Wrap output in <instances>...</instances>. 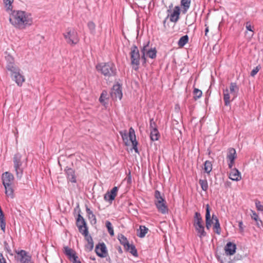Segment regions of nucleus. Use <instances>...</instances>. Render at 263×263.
<instances>
[{
    "label": "nucleus",
    "mask_w": 263,
    "mask_h": 263,
    "mask_svg": "<svg viewBox=\"0 0 263 263\" xmlns=\"http://www.w3.org/2000/svg\"><path fill=\"white\" fill-rule=\"evenodd\" d=\"M9 14V22L16 28L25 29L32 23L30 14L26 11L13 10Z\"/></svg>",
    "instance_id": "1"
},
{
    "label": "nucleus",
    "mask_w": 263,
    "mask_h": 263,
    "mask_svg": "<svg viewBox=\"0 0 263 263\" xmlns=\"http://www.w3.org/2000/svg\"><path fill=\"white\" fill-rule=\"evenodd\" d=\"M205 210V226L206 229L209 230L212 224H214V232L219 235L221 233V228L217 217L214 214H213L212 218L211 217V209L208 204L206 205Z\"/></svg>",
    "instance_id": "2"
},
{
    "label": "nucleus",
    "mask_w": 263,
    "mask_h": 263,
    "mask_svg": "<svg viewBox=\"0 0 263 263\" xmlns=\"http://www.w3.org/2000/svg\"><path fill=\"white\" fill-rule=\"evenodd\" d=\"M96 68L97 71L102 74L105 78H109L117 75V68L112 62L98 64Z\"/></svg>",
    "instance_id": "3"
},
{
    "label": "nucleus",
    "mask_w": 263,
    "mask_h": 263,
    "mask_svg": "<svg viewBox=\"0 0 263 263\" xmlns=\"http://www.w3.org/2000/svg\"><path fill=\"white\" fill-rule=\"evenodd\" d=\"M14 177L13 174L9 172H6L2 174V180L5 187V194L7 196L13 198L14 190L12 187V184Z\"/></svg>",
    "instance_id": "4"
},
{
    "label": "nucleus",
    "mask_w": 263,
    "mask_h": 263,
    "mask_svg": "<svg viewBox=\"0 0 263 263\" xmlns=\"http://www.w3.org/2000/svg\"><path fill=\"white\" fill-rule=\"evenodd\" d=\"M120 134L122 137L123 142L125 143L126 145H128V139L129 138L130 141L132 143L133 148L134 149L136 153H139L137 145L138 144L136 140V137L135 135V132L133 127H130L129 129V132L127 133L126 130H123L120 131Z\"/></svg>",
    "instance_id": "5"
},
{
    "label": "nucleus",
    "mask_w": 263,
    "mask_h": 263,
    "mask_svg": "<svg viewBox=\"0 0 263 263\" xmlns=\"http://www.w3.org/2000/svg\"><path fill=\"white\" fill-rule=\"evenodd\" d=\"M154 203L158 211L162 214H165L168 212L166 202L164 197L161 194L158 190H156L154 194Z\"/></svg>",
    "instance_id": "6"
},
{
    "label": "nucleus",
    "mask_w": 263,
    "mask_h": 263,
    "mask_svg": "<svg viewBox=\"0 0 263 263\" xmlns=\"http://www.w3.org/2000/svg\"><path fill=\"white\" fill-rule=\"evenodd\" d=\"M130 57L131 64L133 69L137 71L139 69L140 60V55L137 46L134 45L130 48Z\"/></svg>",
    "instance_id": "7"
},
{
    "label": "nucleus",
    "mask_w": 263,
    "mask_h": 263,
    "mask_svg": "<svg viewBox=\"0 0 263 263\" xmlns=\"http://www.w3.org/2000/svg\"><path fill=\"white\" fill-rule=\"evenodd\" d=\"M13 161L16 177L17 179L20 180L23 176L24 172V168L22 167V155L20 153L15 154L13 158Z\"/></svg>",
    "instance_id": "8"
},
{
    "label": "nucleus",
    "mask_w": 263,
    "mask_h": 263,
    "mask_svg": "<svg viewBox=\"0 0 263 263\" xmlns=\"http://www.w3.org/2000/svg\"><path fill=\"white\" fill-rule=\"evenodd\" d=\"M66 42L71 45H76L79 41L78 33L74 29H67V31L63 33Z\"/></svg>",
    "instance_id": "9"
},
{
    "label": "nucleus",
    "mask_w": 263,
    "mask_h": 263,
    "mask_svg": "<svg viewBox=\"0 0 263 263\" xmlns=\"http://www.w3.org/2000/svg\"><path fill=\"white\" fill-rule=\"evenodd\" d=\"M224 253L219 255L216 254V257L220 263H230V241H228L224 248Z\"/></svg>",
    "instance_id": "10"
},
{
    "label": "nucleus",
    "mask_w": 263,
    "mask_h": 263,
    "mask_svg": "<svg viewBox=\"0 0 263 263\" xmlns=\"http://www.w3.org/2000/svg\"><path fill=\"white\" fill-rule=\"evenodd\" d=\"M149 41H148L146 44H144L143 47L141 48V52H144L147 57L151 59H155L157 55V50L156 48L149 47Z\"/></svg>",
    "instance_id": "11"
},
{
    "label": "nucleus",
    "mask_w": 263,
    "mask_h": 263,
    "mask_svg": "<svg viewBox=\"0 0 263 263\" xmlns=\"http://www.w3.org/2000/svg\"><path fill=\"white\" fill-rule=\"evenodd\" d=\"M15 257L20 263H33L31 261V256L25 250H22L17 252V255Z\"/></svg>",
    "instance_id": "12"
},
{
    "label": "nucleus",
    "mask_w": 263,
    "mask_h": 263,
    "mask_svg": "<svg viewBox=\"0 0 263 263\" xmlns=\"http://www.w3.org/2000/svg\"><path fill=\"white\" fill-rule=\"evenodd\" d=\"M80 212L81 211L80 210L76 220V225L78 228L80 233L83 234L84 230H88V228L87 227L86 222L83 217L81 215Z\"/></svg>",
    "instance_id": "13"
},
{
    "label": "nucleus",
    "mask_w": 263,
    "mask_h": 263,
    "mask_svg": "<svg viewBox=\"0 0 263 263\" xmlns=\"http://www.w3.org/2000/svg\"><path fill=\"white\" fill-rule=\"evenodd\" d=\"M95 252L98 256L102 258L105 257L108 254L106 245L104 242L99 243L96 245Z\"/></svg>",
    "instance_id": "14"
},
{
    "label": "nucleus",
    "mask_w": 263,
    "mask_h": 263,
    "mask_svg": "<svg viewBox=\"0 0 263 263\" xmlns=\"http://www.w3.org/2000/svg\"><path fill=\"white\" fill-rule=\"evenodd\" d=\"M110 96L112 99L121 100L122 98L121 86L119 84L114 85L110 92Z\"/></svg>",
    "instance_id": "15"
},
{
    "label": "nucleus",
    "mask_w": 263,
    "mask_h": 263,
    "mask_svg": "<svg viewBox=\"0 0 263 263\" xmlns=\"http://www.w3.org/2000/svg\"><path fill=\"white\" fill-rule=\"evenodd\" d=\"M82 235H84L87 242L85 246V250L88 251H92L93 248V241L92 237L88 234V230H84Z\"/></svg>",
    "instance_id": "16"
},
{
    "label": "nucleus",
    "mask_w": 263,
    "mask_h": 263,
    "mask_svg": "<svg viewBox=\"0 0 263 263\" xmlns=\"http://www.w3.org/2000/svg\"><path fill=\"white\" fill-rule=\"evenodd\" d=\"M167 15H169L170 20L171 22L177 23L180 18V8L179 6H176L174 7L173 11Z\"/></svg>",
    "instance_id": "17"
},
{
    "label": "nucleus",
    "mask_w": 263,
    "mask_h": 263,
    "mask_svg": "<svg viewBox=\"0 0 263 263\" xmlns=\"http://www.w3.org/2000/svg\"><path fill=\"white\" fill-rule=\"evenodd\" d=\"M8 59H10L11 61L7 63L6 68L8 71L11 72V76H12L20 71V70L18 67L15 65L14 63V59L11 56L8 55Z\"/></svg>",
    "instance_id": "18"
},
{
    "label": "nucleus",
    "mask_w": 263,
    "mask_h": 263,
    "mask_svg": "<svg viewBox=\"0 0 263 263\" xmlns=\"http://www.w3.org/2000/svg\"><path fill=\"white\" fill-rule=\"evenodd\" d=\"M64 171L68 180L72 183H76L77 179L75 171L72 168L68 166H66Z\"/></svg>",
    "instance_id": "19"
},
{
    "label": "nucleus",
    "mask_w": 263,
    "mask_h": 263,
    "mask_svg": "<svg viewBox=\"0 0 263 263\" xmlns=\"http://www.w3.org/2000/svg\"><path fill=\"white\" fill-rule=\"evenodd\" d=\"M63 252L70 261L72 260V259L76 254V251L74 250L67 246L64 247Z\"/></svg>",
    "instance_id": "20"
},
{
    "label": "nucleus",
    "mask_w": 263,
    "mask_h": 263,
    "mask_svg": "<svg viewBox=\"0 0 263 263\" xmlns=\"http://www.w3.org/2000/svg\"><path fill=\"white\" fill-rule=\"evenodd\" d=\"M203 220L201 214L199 212H195L194 218H193V226L194 227L202 225Z\"/></svg>",
    "instance_id": "21"
},
{
    "label": "nucleus",
    "mask_w": 263,
    "mask_h": 263,
    "mask_svg": "<svg viewBox=\"0 0 263 263\" xmlns=\"http://www.w3.org/2000/svg\"><path fill=\"white\" fill-rule=\"evenodd\" d=\"M12 77H13V80L15 81L18 86H21L25 81L24 77L20 73V71Z\"/></svg>",
    "instance_id": "22"
},
{
    "label": "nucleus",
    "mask_w": 263,
    "mask_h": 263,
    "mask_svg": "<svg viewBox=\"0 0 263 263\" xmlns=\"http://www.w3.org/2000/svg\"><path fill=\"white\" fill-rule=\"evenodd\" d=\"M241 179L240 172L236 168L231 169V180L238 181Z\"/></svg>",
    "instance_id": "23"
},
{
    "label": "nucleus",
    "mask_w": 263,
    "mask_h": 263,
    "mask_svg": "<svg viewBox=\"0 0 263 263\" xmlns=\"http://www.w3.org/2000/svg\"><path fill=\"white\" fill-rule=\"evenodd\" d=\"M194 228L197 232V236L200 239H202L203 237H204L205 236H206V233L204 230V227L203 224L197 226L196 227Z\"/></svg>",
    "instance_id": "24"
},
{
    "label": "nucleus",
    "mask_w": 263,
    "mask_h": 263,
    "mask_svg": "<svg viewBox=\"0 0 263 263\" xmlns=\"http://www.w3.org/2000/svg\"><path fill=\"white\" fill-rule=\"evenodd\" d=\"M118 239L121 243L125 248L126 250H129V243L127 239L124 235L120 234L118 235Z\"/></svg>",
    "instance_id": "25"
},
{
    "label": "nucleus",
    "mask_w": 263,
    "mask_h": 263,
    "mask_svg": "<svg viewBox=\"0 0 263 263\" xmlns=\"http://www.w3.org/2000/svg\"><path fill=\"white\" fill-rule=\"evenodd\" d=\"M86 212L90 223L92 224H96L97 222L96 216L93 214L92 211L87 205H86Z\"/></svg>",
    "instance_id": "26"
},
{
    "label": "nucleus",
    "mask_w": 263,
    "mask_h": 263,
    "mask_svg": "<svg viewBox=\"0 0 263 263\" xmlns=\"http://www.w3.org/2000/svg\"><path fill=\"white\" fill-rule=\"evenodd\" d=\"M223 94L224 105L225 106L228 107L230 104V96L229 90L227 87L225 89H223Z\"/></svg>",
    "instance_id": "27"
},
{
    "label": "nucleus",
    "mask_w": 263,
    "mask_h": 263,
    "mask_svg": "<svg viewBox=\"0 0 263 263\" xmlns=\"http://www.w3.org/2000/svg\"><path fill=\"white\" fill-rule=\"evenodd\" d=\"M148 231V229L145 226H140L139 229L137 230V235L140 238H143Z\"/></svg>",
    "instance_id": "28"
},
{
    "label": "nucleus",
    "mask_w": 263,
    "mask_h": 263,
    "mask_svg": "<svg viewBox=\"0 0 263 263\" xmlns=\"http://www.w3.org/2000/svg\"><path fill=\"white\" fill-rule=\"evenodd\" d=\"M160 136V135L158 129L151 130L150 138L151 140L153 141L158 140Z\"/></svg>",
    "instance_id": "29"
},
{
    "label": "nucleus",
    "mask_w": 263,
    "mask_h": 263,
    "mask_svg": "<svg viewBox=\"0 0 263 263\" xmlns=\"http://www.w3.org/2000/svg\"><path fill=\"white\" fill-rule=\"evenodd\" d=\"M3 2L5 5L6 11L7 12L9 13L13 10L12 3L13 2V0H3Z\"/></svg>",
    "instance_id": "30"
},
{
    "label": "nucleus",
    "mask_w": 263,
    "mask_h": 263,
    "mask_svg": "<svg viewBox=\"0 0 263 263\" xmlns=\"http://www.w3.org/2000/svg\"><path fill=\"white\" fill-rule=\"evenodd\" d=\"M189 36L187 35H185L179 40L178 42V45L180 47H183L189 42Z\"/></svg>",
    "instance_id": "31"
},
{
    "label": "nucleus",
    "mask_w": 263,
    "mask_h": 263,
    "mask_svg": "<svg viewBox=\"0 0 263 263\" xmlns=\"http://www.w3.org/2000/svg\"><path fill=\"white\" fill-rule=\"evenodd\" d=\"M203 170L207 174H210L212 170V164L211 161L206 160L204 162Z\"/></svg>",
    "instance_id": "32"
},
{
    "label": "nucleus",
    "mask_w": 263,
    "mask_h": 263,
    "mask_svg": "<svg viewBox=\"0 0 263 263\" xmlns=\"http://www.w3.org/2000/svg\"><path fill=\"white\" fill-rule=\"evenodd\" d=\"M193 93L194 95L193 98L195 100L199 99L202 95V91L196 88H194Z\"/></svg>",
    "instance_id": "33"
},
{
    "label": "nucleus",
    "mask_w": 263,
    "mask_h": 263,
    "mask_svg": "<svg viewBox=\"0 0 263 263\" xmlns=\"http://www.w3.org/2000/svg\"><path fill=\"white\" fill-rule=\"evenodd\" d=\"M191 0H181V5L183 6L184 11L186 12L190 8Z\"/></svg>",
    "instance_id": "34"
},
{
    "label": "nucleus",
    "mask_w": 263,
    "mask_h": 263,
    "mask_svg": "<svg viewBox=\"0 0 263 263\" xmlns=\"http://www.w3.org/2000/svg\"><path fill=\"white\" fill-rule=\"evenodd\" d=\"M199 183L201 186L202 190L204 191H206L208 189V181L206 179H200Z\"/></svg>",
    "instance_id": "35"
},
{
    "label": "nucleus",
    "mask_w": 263,
    "mask_h": 263,
    "mask_svg": "<svg viewBox=\"0 0 263 263\" xmlns=\"http://www.w3.org/2000/svg\"><path fill=\"white\" fill-rule=\"evenodd\" d=\"M87 26L90 30V33L94 34L96 32V25H95V24L92 21H89L87 23Z\"/></svg>",
    "instance_id": "36"
},
{
    "label": "nucleus",
    "mask_w": 263,
    "mask_h": 263,
    "mask_svg": "<svg viewBox=\"0 0 263 263\" xmlns=\"http://www.w3.org/2000/svg\"><path fill=\"white\" fill-rule=\"evenodd\" d=\"M105 225L106 228H107L108 232L109 233V234L112 236L114 235V229L112 227L111 223L109 221H106L105 222Z\"/></svg>",
    "instance_id": "37"
},
{
    "label": "nucleus",
    "mask_w": 263,
    "mask_h": 263,
    "mask_svg": "<svg viewBox=\"0 0 263 263\" xmlns=\"http://www.w3.org/2000/svg\"><path fill=\"white\" fill-rule=\"evenodd\" d=\"M238 91V87L235 84L231 83V96H233V98L237 96V92Z\"/></svg>",
    "instance_id": "38"
},
{
    "label": "nucleus",
    "mask_w": 263,
    "mask_h": 263,
    "mask_svg": "<svg viewBox=\"0 0 263 263\" xmlns=\"http://www.w3.org/2000/svg\"><path fill=\"white\" fill-rule=\"evenodd\" d=\"M104 199L105 201H109L110 203H111L112 201L115 199V198L110 194L109 192H107L104 195Z\"/></svg>",
    "instance_id": "39"
},
{
    "label": "nucleus",
    "mask_w": 263,
    "mask_h": 263,
    "mask_svg": "<svg viewBox=\"0 0 263 263\" xmlns=\"http://www.w3.org/2000/svg\"><path fill=\"white\" fill-rule=\"evenodd\" d=\"M128 251H129L130 253H131L134 256H138L137 251L135 246L129 244V250Z\"/></svg>",
    "instance_id": "40"
},
{
    "label": "nucleus",
    "mask_w": 263,
    "mask_h": 263,
    "mask_svg": "<svg viewBox=\"0 0 263 263\" xmlns=\"http://www.w3.org/2000/svg\"><path fill=\"white\" fill-rule=\"evenodd\" d=\"M107 92L105 90H103L101 94V96L99 98V101L101 103H103L105 99H107Z\"/></svg>",
    "instance_id": "41"
},
{
    "label": "nucleus",
    "mask_w": 263,
    "mask_h": 263,
    "mask_svg": "<svg viewBox=\"0 0 263 263\" xmlns=\"http://www.w3.org/2000/svg\"><path fill=\"white\" fill-rule=\"evenodd\" d=\"M236 158V154L235 149L233 148H231V167H232L234 163V159Z\"/></svg>",
    "instance_id": "42"
},
{
    "label": "nucleus",
    "mask_w": 263,
    "mask_h": 263,
    "mask_svg": "<svg viewBox=\"0 0 263 263\" xmlns=\"http://www.w3.org/2000/svg\"><path fill=\"white\" fill-rule=\"evenodd\" d=\"M261 67L260 65L257 66L255 68H254L251 72L250 75L252 77H254L257 73L259 71Z\"/></svg>",
    "instance_id": "43"
},
{
    "label": "nucleus",
    "mask_w": 263,
    "mask_h": 263,
    "mask_svg": "<svg viewBox=\"0 0 263 263\" xmlns=\"http://www.w3.org/2000/svg\"><path fill=\"white\" fill-rule=\"evenodd\" d=\"M149 128L151 130L157 129V125L155 122L154 121V119H151L149 122Z\"/></svg>",
    "instance_id": "44"
},
{
    "label": "nucleus",
    "mask_w": 263,
    "mask_h": 263,
    "mask_svg": "<svg viewBox=\"0 0 263 263\" xmlns=\"http://www.w3.org/2000/svg\"><path fill=\"white\" fill-rule=\"evenodd\" d=\"M117 191H118V187L117 186L114 187L110 191V194L112 195L114 198H115L117 194Z\"/></svg>",
    "instance_id": "45"
},
{
    "label": "nucleus",
    "mask_w": 263,
    "mask_h": 263,
    "mask_svg": "<svg viewBox=\"0 0 263 263\" xmlns=\"http://www.w3.org/2000/svg\"><path fill=\"white\" fill-rule=\"evenodd\" d=\"M256 208L257 210L260 211H263V205L261 204L260 201H257L255 202Z\"/></svg>",
    "instance_id": "46"
},
{
    "label": "nucleus",
    "mask_w": 263,
    "mask_h": 263,
    "mask_svg": "<svg viewBox=\"0 0 263 263\" xmlns=\"http://www.w3.org/2000/svg\"><path fill=\"white\" fill-rule=\"evenodd\" d=\"M256 222V226L259 228L261 229V227L263 226V222L262 221L258 218L257 220H255Z\"/></svg>",
    "instance_id": "47"
},
{
    "label": "nucleus",
    "mask_w": 263,
    "mask_h": 263,
    "mask_svg": "<svg viewBox=\"0 0 263 263\" xmlns=\"http://www.w3.org/2000/svg\"><path fill=\"white\" fill-rule=\"evenodd\" d=\"M142 53V55H141V57L140 58V59H141L142 61V64L143 65H144L146 63V61H147V60H146V54L144 53V52H141Z\"/></svg>",
    "instance_id": "48"
},
{
    "label": "nucleus",
    "mask_w": 263,
    "mask_h": 263,
    "mask_svg": "<svg viewBox=\"0 0 263 263\" xmlns=\"http://www.w3.org/2000/svg\"><path fill=\"white\" fill-rule=\"evenodd\" d=\"M227 159L228 162V165L229 168H230V149H228L227 153Z\"/></svg>",
    "instance_id": "49"
},
{
    "label": "nucleus",
    "mask_w": 263,
    "mask_h": 263,
    "mask_svg": "<svg viewBox=\"0 0 263 263\" xmlns=\"http://www.w3.org/2000/svg\"><path fill=\"white\" fill-rule=\"evenodd\" d=\"M246 29L249 30V31H252V32H253V30L252 29V28H253V26H252L251 24V23L250 22H247L246 24Z\"/></svg>",
    "instance_id": "50"
},
{
    "label": "nucleus",
    "mask_w": 263,
    "mask_h": 263,
    "mask_svg": "<svg viewBox=\"0 0 263 263\" xmlns=\"http://www.w3.org/2000/svg\"><path fill=\"white\" fill-rule=\"evenodd\" d=\"M70 261L72 263H82L77 254H76Z\"/></svg>",
    "instance_id": "51"
},
{
    "label": "nucleus",
    "mask_w": 263,
    "mask_h": 263,
    "mask_svg": "<svg viewBox=\"0 0 263 263\" xmlns=\"http://www.w3.org/2000/svg\"><path fill=\"white\" fill-rule=\"evenodd\" d=\"M236 245L231 242V255H233L236 252Z\"/></svg>",
    "instance_id": "52"
},
{
    "label": "nucleus",
    "mask_w": 263,
    "mask_h": 263,
    "mask_svg": "<svg viewBox=\"0 0 263 263\" xmlns=\"http://www.w3.org/2000/svg\"><path fill=\"white\" fill-rule=\"evenodd\" d=\"M251 212H252V213L251 214V215L252 219H253L254 220H257L258 218H259L258 215L254 211L251 210Z\"/></svg>",
    "instance_id": "53"
},
{
    "label": "nucleus",
    "mask_w": 263,
    "mask_h": 263,
    "mask_svg": "<svg viewBox=\"0 0 263 263\" xmlns=\"http://www.w3.org/2000/svg\"><path fill=\"white\" fill-rule=\"evenodd\" d=\"M0 263H7L6 260L2 253H0Z\"/></svg>",
    "instance_id": "54"
},
{
    "label": "nucleus",
    "mask_w": 263,
    "mask_h": 263,
    "mask_svg": "<svg viewBox=\"0 0 263 263\" xmlns=\"http://www.w3.org/2000/svg\"><path fill=\"white\" fill-rule=\"evenodd\" d=\"M242 225H243L242 222L239 221V228L240 231L241 232H242L243 231V228L242 227Z\"/></svg>",
    "instance_id": "55"
},
{
    "label": "nucleus",
    "mask_w": 263,
    "mask_h": 263,
    "mask_svg": "<svg viewBox=\"0 0 263 263\" xmlns=\"http://www.w3.org/2000/svg\"><path fill=\"white\" fill-rule=\"evenodd\" d=\"M205 35L207 36L208 33L209 32V26L206 24L205 25Z\"/></svg>",
    "instance_id": "56"
},
{
    "label": "nucleus",
    "mask_w": 263,
    "mask_h": 263,
    "mask_svg": "<svg viewBox=\"0 0 263 263\" xmlns=\"http://www.w3.org/2000/svg\"><path fill=\"white\" fill-rule=\"evenodd\" d=\"M169 17V15H167L165 18V19L164 20V21H163V26L165 27V24H166V21L167 20V18Z\"/></svg>",
    "instance_id": "57"
},
{
    "label": "nucleus",
    "mask_w": 263,
    "mask_h": 263,
    "mask_svg": "<svg viewBox=\"0 0 263 263\" xmlns=\"http://www.w3.org/2000/svg\"><path fill=\"white\" fill-rule=\"evenodd\" d=\"M172 6H173V4H171V6H170V7H170V9H168V10H167V12L168 13H171V8Z\"/></svg>",
    "instance_id": "58"
},
{
    "label": "nucleus",
    "mask_w": 263,
    "mask_h": 263,
    "mask_svg": "<svg viewBox=\"0 0 263 263\" xmlns=\"http://www.w3.org/2000/svg\"><path fill=\"white\" fill-rule=\"evenodd\" d=\"M4 244H5V248L8 250V249H7L8 246V243L6 242H5Z\"/></svg>",
    "instance_id": "59"
},
{
    "label": "nucleus",
    "mask_w": 263,
    "mask_h": 263,
    "mask_svg": "<svg viewBox=\"0 0 263 263\" xmlns=\"http://www.w3.org/2000/svg\"><path fill=\"white\" fill-rule=\"evenodd\" d=\"M241 258H242L241 256V255H239V256H237V260H239V259H240Z\"/></svg>",
    "instance_id": "60"
},
{
    "label": "nucleus",
    "mask_w": 263,
    "mask_h": 263,
    "mask_svg": "<svg viewBox=\"0 0 263 263\" xmlns=\"http://www.w3.org/2000/svg\"><path fill=\"white\" fill-rule=\"evenodd\" d=\"M90 259L92 260H95V259H96L95 257H92V256L90 257Z\"/></svg>",
    "instance_id": "61"
},
{
    "label": "nucleus",
    "mask_w": 263,
    "mask_h": 263,
    "mask_svg": "<svg viewBox=\"0 0 263 263\" xmlns=\"http://www.w3.org/2000/svg\"><path fill=\"white\" fill-rule=\"evenodd\" d=\"M6 59L7 60L8 63L11 61L10 59H8V57L6 58Z\"/></svg>",
    "instance_id": "62"
},
{
    "label": "nucleus",
    "mask_w": 263,
    "mask_h": 263,
    "mask_svg": "<svg viewBox=\"0 0 263 263\" xmlns=\"http://www.w3.org/2000/svg\"><path fill=\"white\" fill-rule=\"evenodd\" d=\"M227 175L228 178L230 179V173H228Z\"/></svg>",
    "instance_id": "63"
},
{
    "label": "nucleus",
    "mask_w": 263,
    "mask_h": 263,
    "mask_svg": "<svg viewBox=\"0 0 263 263\" xmlns=\"http://www.w3.org/2000/svg\"><path fill=\"white\" fill-rule=\"evenodd\" d=\"M128 180H130V177H129L128 178Z\"/></svg>",
    "instance_id": "64"
}]
</instances>
